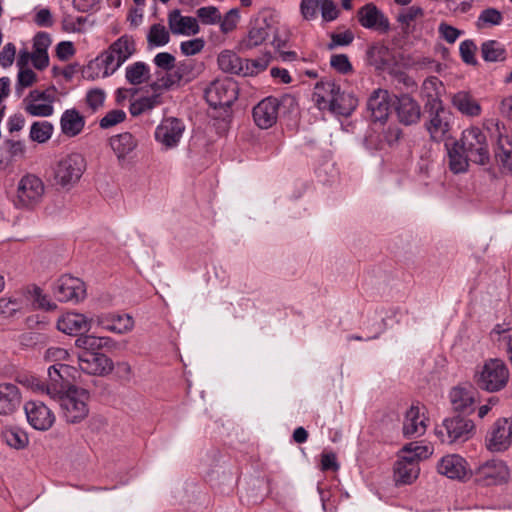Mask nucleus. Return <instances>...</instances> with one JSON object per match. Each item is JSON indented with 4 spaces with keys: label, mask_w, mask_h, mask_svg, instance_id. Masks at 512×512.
<instances>
[{
    "label": "nucleus",
    "mask_w": 512,
    "mask_h": 512,
    "mask_svg": "<svg viewBox=\"0 0 512 512\" xmlns=\"http://www.w3.org/2000/svg\"><path fill=\"white\" fill-rule=\"evenodd\" d=\"M424 128L433 142H442L449 137L453 124V114L445 107L438 94L427 95L424 103Z\"/></svg>",
    "instance_id": "f257e3e1"
},
{
    "label": "nucleus",
    "mask_w": 512,
    "mask_h": 512,
    "mask_svg": "<svg viewBox=\"0 0 512 512\" xmlns=\"http://www.w3.org/2000/svg\"><path fill=\"white\" fill-rule=\"evenodd\" d=\"M297 100L294 96L285 94L280 99L276 97H267L261 100L253 108V119L255 124L261 129H268L276 122L281 111L293 112L297 108Z\"/></svg>",
    "instance_id": "f03ea898"
},
{
    "label": "nucleus",
    "mask_w": 512,
    "mask_h": 512,
    "mask_svg": "<svg viewBox=\"0 0 512 512\" xmlns=\"http://www.w3.org/2000/svg\"><path fill=\"white\" fill-rule=\"evenodd\" d=\"M88 399L89 392L86 389L70 386L66 392L54 400L59 402L65 420L68 423L76 424L88 416Z\"/></svg>",
    "instance_id": "7ed1b4c3"
},
{
    "label": "nucleus",
    "mask_w": 512,
    "mask_h": 512,
    "mask_svg": "<svg viewBox=\"0 0 512 512\" xmlns=\"http://www.w3.org/2000/svg\"><path fill=\"white\" fill-rule=\"evenodd\" d=\"M510 372L503 360H487L475 376L477 386L488 392H498L506 387Z\"/></svg>",
    "instance_id": "20e7f679"
},
{
    "label": "nucleus",
    "mask_w": 512,
    "mask_h": 512,
    "mask_svg": "<svg viewBox=\"0 0 512 512\" xmlns=\"http://www.w3.org/2000/svg\"><path fill=\"white\" fill-rule=\"evenodd\" d=\"M86 169V161L79 153H71L60 159L54 167V184L65 189L73 187Z\"/></svg>",
    "instance_id": "39448f33"
},
{
    "label": "nucleus",
    "mask_w": 512,
    "mask_h": 512,
    "mask_svg": "<svg viewBox=\"0 0 512 512\" xmlns=\"http://www.w3.org/2000/svg\"><path fill=\"white\" fill-rule=\"evenodd\" d=\"M461 147L468 153L471 162L478 165L489 163L490 154L485 133L478 127H471L462 132L460 140Z\"/></svg>",
    "instance_id": "423d86ee"
},
{
    "label": "nucleus",
    "mask_w": 512,
    "mask_h": 512,
    "mask_svg": "<svg viewBox=\"0 0 512 512\" xmlns=\"http://www.w3.org/2000/svg\"><path fill=\"white\" fill-rule=\"evenodd\" d=\"M204 96L213 109L229 108L238 97V86L231 79H217L205 89Z\"/></svg>",
    "instance_id": "0eeeda50"
},
{
    "label": "nucleus",
    "mask_w": 512,
    "mask_h": 512,
    "mask_svg": "<svg viewBox=\"0 0 512 512\" xmlns=\"http://www.w3.org/2000/svg\"><path fill=\"white\" fill-rule=\"evenodd\" d=\"M275 32V21L271 16L260 15L253 22L247 35L239 42V50L246 52L263 44Z\"/></svg>",
    "instance_id": "6e6552de"
},
{
    "label": "nucleus",
    "mask_w": 512,
    "mask_h": 512,
    "mask_svg": "<svg viewBox=\"0 0 512 512\" xmlns=\"http://www.w3.org/2000/svg\"><path fill=\"white\" fill-rule=\"evenodd\" d=\"M474 429V423L461 415L447 418L443 422V428L436 429V435L442 442L454 443L467 441Z\"/></svg>",
    "instance_id": "1a4fd4ad"
},
{
    "label": "nucleus",
    "mask_w": 512,
    "mask_h": 512,
    "mask_svg": "<svg viewBox=\"0 0 512 512\" xmlns=\"http://www.w3.org/2000/svg\"><path fill=\"white\" fill-rule=\"evenodd\" d=\"M44 191L43 181L38 176L28 173L18 182L16 205L25 208L33 207L42 200Z\"/></svg>",
    "instance_id": "9d476101"
},
{
    "label": "nucleus",
    "mask_w": 512,
    "mask_h": 512,
    "mask_svg": "<svg viewBox=\"0 0 512 512\" xmlns=\"http://www.w3.org/2000/svg\"><path fill=\"white\" fill-rule=\"evenodd\" d=\"M397 120L404 126L417 125L423 116L420 103L408 93L394 96L392 102Z\"/></svg>",
    "instance_id": "9b49d317"
},
{
    "label": "nucleus",
    "mask_w": 512,
    "mask_h": 512,
    "mask_svg": "<svg viewBox=\"0 0 512 512\" xmlns=\"http://www.w3.org/2000/svg\"><path fill=\"white\" fill-rule=\"evenodd\" d=\"M56 98L55 87L46 90L34 89L24 99L25 111L35 117H49L54 112L53 103Z\"/></svg>",
    "instance_id": "f8f14e48"
},
{
    "label": "nucleus",
    "mask_w": 512,
    "mask_h": 512,
    "mask_svg": "<svg viewBox=\"0 0 512 512\" xmlns=\"http://www.w3.org/2000/svg\"><path fill=\"white\" fill-rule=\"evenodd\" d=\"M53 293L60 302L78 303L86 297L84 282L71 275L61 276L54 284Z\"/></svg>",
    "instance_id": "ddd939ff"
},
{
    "label": "nucleus",
    "mask_w": 512,
    "mask_h": 512,
    "mask_svg": "<svg viewBox=\"0 0 512 512\" xmlns=\"http://www.w3.org/2000/svg\"><path fill=\"white\" fill-rule=\"evenodd\" d=\"M24 411L28 423L35 430L47 431L55 422V415L52 409L42 401H27L24 404Z\"/></svg>",
    "instance_id": "4468645a"
},
{
    "label": "nucleus",
    "mask_w": 512,
    "mask_h": 512,
    "mask_svg": "<svg viewBox=\"0 0 512 512\" xmlns=\"http://www.w3.org/2000/svg\"><path fill=\"white\" fill-rule=\"evenodd\" d=\"M78 364L83 372L94 376H106L114 369L112 359L99 352L79 353Z\"/></svg>",
    "instance_id": "2eb2a0df"
},
{
    "label": "nucleus",
    "mask_w": 512,
    "mask_h": 512,
    "mask_svg": "<svg viewBox=\"0 0 512 512\" xmlns=\"http://www.w3.org/2000/svg\"><path fill=\"white\" fill-rule=\"evenodd\" d=\"M512 443V421L507 418L498 419L487 436V448L490 451H505Z\"/></svg>",
    "instance_id": "dca6fc26"
},
{
    "label": "nucleus",
    "mask_w": 512,
    "mask_h": 512,
    "mask_svg": "<svg viewBox=\"0 0 512 512\" xmlns=\"http://www.w3.org/2000/svg\"><path fill=\"white\" fill-rule=\"evenodd\" d=\"M357 19L360 25L366 29H372L386 33L390 29V23L384 13L374 3H367L357 11Z\"/></svg>",
    "instance_id": "f3484780"
},
{
    "label": "nucleus",
    "mask_w": 512,
    "mask_h": 512,
    "mask_svg": "<svg viewBox=\"0 0 512 512\" xmlns=\"http://www.w3.org/2000/svg\"><path fill=\"white\" fill-rule=\"evenodd\" d=\"M185 130L183 122L177 118L169 117L162 120L155 130V138L166 148L175 147Z\"/></svg>",
    "instance_id": "a211bd4d"
},
{
    "label": "nucleus",
    "mask_w": 512,
    "mask_h": 512,
    "mask_svg": "<svg viewBox=\"0 0 512 512\" xmlns=\"http://www.w3.org/2000/svg\"><path fill=\"white\" fill-rule=\"evenodd\" d=\"M438 473L450 480H462L465 477H471L473 472L468 468L467 462L459 455L444 456L437 465Z\"/></svg>",
    "instance_id": "6ab92c4d"
},
{
    "label": "nucleus",
    "mask_w": 512,
    "mask_h": 512,
    "mask_svg": "<svg viewBox=\"0 0 512 512\" xmlns=\"http://www.w3.org/2000/svg\"><path fill=\"white\" fill-rule=\"evenodd\" d=\"M97 324L105 330L124 334L134 327L133 317L129 314L106 313L96 317Z\"/></svg>",
    "instance_id": "aec40b11"
},
{
    "label": "nucleus",
    "mask_w": 512,
    "mask_h": 512,
    "mask_svg": "<svg viewBox=\"0 0 512 512\" xmlns=\"http://www.w3.org/2000/svg\"><path fill=\"white\" fill-rule=\"evenodd\" d=\"M168 26L174 35H196L200 32L197 19L192 16H182L179 9L168 13Z\"/></svg>",
    "instance_id": "412c9836"
},
{
    "label": "nucleus",
    "mask_w": 512,
    "mask_h": 512,
    "mask_svg": "<svg viewBox=\"0 0 512 512\" xmlns=\"http://www.w3.org/2000/svg\"><path fill=\"white\" fill-rule=\"evenodd\" d=\"M470 476H475L480 480H508L510 470L503 460L492 459L477 467Z\"/></svg>",
    "instance_id": "4be33fe9"
},
{
    "label": "nucleus",
    "mask_w": 512,
    "mask_h": 512,
    "mask_svg": "<svg viewBox=\"0 0 512 512\" xmlns=\"http://www.w3.org/2000/svg\"><path fill=\"white\" fill-rule=\"evenodd\" d=\"M390 106L389 93L383 89L374 90L367 101V108L375 122H385L388 119Z\"/></svg>",
    "instance_id": "5701e85b"
},
{
    "label": "nucleus",
    "mask_w": 512,
    "mask_h": 512,
    "mask_svg": "<svg viewBox=\"0 0 512 512\" xmlns=\"http://www.w3.org/2000/svg\"><path fill=\"white\" fill-rule=\"evenodd\" d=\"M21 404V392L13 383H0V415H12Z\"/></svg>",
    "instance_id": "b1692460"
},
{
    "label": "nucleus",
    "mask_w": 512,
    "mask_h": 512,
    "mask_svg": "<svg viewBox=\"0 0 512 512\" xmlns=\"http://www.w3.org/2000/svg\"><path fill=\"white\" fill-rule=\"evenodd\" d=\"M91 322L92 319L88 320L83 314L67 313L58 320L57 328L65 334L78 335L84 331H89Z\"/></svg>",
    "instance_id": "393cba45"
},
{
    "label": "nucleus",
    "mask_w": 512,
    "mask_h": 512,
    "mask_svg": "<svg viewBox=\"0 0 512 512\" xmlns=\"http://www.w3.org/2000/svg\"><path fill=\"white\" fill-rule=\"evenodd\" d=\"M68 366L64 364H55L48 368V380L45 381L46 394L51 399H56L65 391V377L63 372L67 373Z\"/></svg>",
    "instance_id": "a878e982"
},
{
    "label": "nucleus",
    "mask_w": 512,
    "mask_h": 512,
    "mask_svg": "<svg viewBox=\"0 0 512 512\" xmlns=\"http://www.w3.org/2000/svg\"><path fill=\"white\" fill-rule=\"evenodd\" d=\"M340 86L330 79L321 80L314 87L313 99L319 109H327Z\"/></svg>",
    "instance_id": "bb28decb"
},
{
    "label": "nucleus",
    "mask_w": 512,
    "mask_h": 512,
    "mask_svg": "<svg viewBox=\"0 0 512 512\" xmlns=\"http://www.w3.org/2000/svg\"><path fill=\"white\" fill-rule=\"evenodd\" d=\"M60 126L65 136L75 137L82 132L85 119L75 108L67 109L61 116Z\"/></svg>",
    "instance_id": "cd10ccee"
},
{
    "label": "nucleus",
    "mask_w": 512,
    "mask_h": 512,
    "mask_svg": "<svg viewBox=\"0 0 512 512\" xmlns=\"http://www.w3.org/2000/svg\"><path fill=\"white\" fill-rule=\"evenodd\" d=\"M425 419H420L419 408L411 406L405 414L403 422V434L406 438H416L426 431Z\"/></svg>",
    "instance_id": "c85d7f7f"
},
{
    "label": "nucleus",
    "mask_w": 512,
    "mask_h": 512,
    "mask_svg": "<svg viewBox=\"0 0 512 512\" xmlns=\"http://www.w3.org/2000/svg\"><path fill=\"white\" fill-rule=\"evenodd\" d=\"M393 470L395 480H416L420 474L419 462L406 455L395 462Z\"/></svg>",
    "instance_id": "c756f323"
},
{
    "label": "nucleus",
    "mask_w": 512,
    "mask_h": 512,
    "mask_svg": "<svg viewBox=\"0 0 512 512\" xmlns=\"http://www.w3.org/2000/svg\"><path fill=\"white\" fill-rule=\"evenodd\" d=\"M453 106L463 115L477 117L481 114L478 101L467 91H459L452 97Z\"/></svg>",
    "instance_id": "7c9ffc66"
},
{
    "label": "nucleus",
    "mask_w": 512,
    "mask_h": 512,
    "mask_svg": "<svg viewBox=\"0 0 512 512\" xmlns=\"http://www.w3.org/2000/svg\"><path fill=\"white\" fill-rule=\"evenodd\" d=\"M367 62L376 70L383 71L391 65L392 54L390 49L383 44H373L366 52Z\"/></svg>",
    "instance_id": "2f4dec72"
},
{
    "label": "nucleus",
    "mask_w": 512,
    "mask_h": 512,
    "mask_svg": "<svg viewBox=\"0 0 512 512\" xmlns=\"http://www.w3.org/2000/svg\"><path fill=\"white\" fill-rule=\"evenodd\" d=\"M445 146L448 151L450 170L455 174L466 172L469 161H471L468 153H466L458 141H455L452 146H449L447 143Z\"/></svg>",
    "instance_id": "473e14b6"
},
{
    "label": "nucleus",
    "mask_w": 512,
    "mask_h": 512,
    "mask_svg": "<svg viewBox=\"0 0 512 512\" xmlns=\"http://www.w3.org/2000/svg\"><path fill=\"white\" fill-rule=\"evenodd\" d=\"M109 143L119 161L124 160L137 147L136 139L129 132L112 136Z\"/></svg>",
    "instance_id": "72a5a7b5"
},
{
    "label": "nucleus",
    "mask_w": 512,
    "mask_h": 512,
    "mask_svg": "<svg viewBox=\"0 0 512 512\" xmlns=\"http://www.w3.org/2000/svg\"><path fill=\"white\" fill-rule=\"evenodd\" d=\"M357 104L358 100L353 95L346 94L339 88L337 95H335L327 109L335 114L347 117L356 109Z\"/></svg>",
    "instance_id": "f704fd0d"
},
{
    "label": "nucleus",
    "mask_w": 512,
    "mask_h": 512,
    "mask_svg": "<svg viewBox=\"0 0 512 512\" xmlns=\"http://www.w3.org/2000/svg\"><path fill=\"white\" fill-rule=\"evenodd\" d=\"M113 343L109 337H97L83 333L75 340V346L82 349V352H98L102 348L111 347Z\"/></svg>",
    "instance_id": "c9c22d12"
},
{
    "label": "nucleus",
    "mask_w": 512,
    "mask_h": 512,
    "mask_svg": "<svg viewBox=\"0 0 512 512\" xmlns=\"http://www.w3.org/2000/svg\"><path fill=\"white\" fill-rule=\"evenodd\" d=\"M450 400L456 411H466L475 400V391L472 387H454L450 392Z\"/></svg>",
    "instance_id": "e433bc0d"
},
{
    "label": "nucleus",
    "mask_w": 512,
    "mask_h": 512,
    "mask_svg": "<svg viewBox=\"0 0 512 512\" xmlns=\"http://www.w3.org/2000/svg\"><path fill=\"white\" fill-rule=\"evenodd\" d=\"M217 61L219 68L223 72L243 75V60L234 52L229 50L222 51Z\"/></svg>",
    "instance_id": "4c0bfd02"
},
{
    "label": "nucleus",
    "mask_w": 512,
    "mask_h": 512,
    "mask_svg": "<svg viewBox=\"0 0 512 512\" xmlns=\"http://www.w3.org/2000/svg\"><path fill=\"white\" fill-rule=\"evenodd\" d=\"M109 49L122 65L135 52V43L132 38L123 35L113 42Z\"/></svg>",
    "instance_id": "58836bf2"
},
{
    "label": "nucleus",
    "mask_w": 512,
    "mask_h": 512,
    "mask_svg": "<svg viewBox=\"0 0 512 512\" xmlns=\"http://www.w3.org/2000/svg\"><path fill=\"white\" fill-rule=\"evenodd\" d=\"M481 55L487 62H498L506 59V49L496 40H487L481 45Z\"/></svg>",
    "instance_id": "ea45409f"
},
{
    "label": "nucleus",
    "mask_w": 512,
    "mask_h": 512,
    "mask_svg": "<svg viewBox=\"0 0 512 512\" xmlns=\"http://www.w3.org/2000/svg\"><path fill=\"white\" fill-rule=\"evenodd\" d=\"M169 42L170 34L163 24L156 23L150 26L147 33V44L150 49L165 46Z\"/></svg>",
    "instance_id": "a19ab883"
},
{
    "label": "nucleus",
    "mask_w": 512,
    "mask_h": 512,
    "mask_svg": "<svg viewBox=\"0 0 512 512\" xmlns=\"http://www.w3.org/2000/svg\"><path fill=\"white\" fill-rule=\"evenodd\" d=\"M149 76V68L144 62H136L126 68V79L132 85L144 83Z\"/></svg>",
    "instance_id": "79ce46f5"
},
{
    "label": "nucleus",
    "mask_w": 512,
    "mask_h": 512,
    "mask_svg": "<svg viewBox=\"0 0 512 512\" xmlns=\"http://www.w3.org/2000/svg\"><path fill=\"white\" fill-rule=\"evenodd\" d=\"M496 157L508 172L512 173V143L508 137H499Z\"/></svg>",
    "instance_id": "37998d69"
},
{
    "label": "nucleus",
    "mask_w": 512,
    "mask_h": 512,
    "mask_svg": "<svg viewBox=\"0 0 512 512\" xmlns=\"http://www.w3.org/2000/svg\"><path fill=\"white\" fill-rule=\"evenodd\" d=\"M53 132V125L48 121L34 122L30 129V138L38 143L47 142Z\"/></svg>",
    "instance_id": "c03bdc74"
},
{
    "label": "nucleus",
    "mask_w": 512,
    "mask_h": 512,
    "mask_svg": "<svg viewBox=\"0 0 512 512\" xmlns=\"http://www.w3.org/2000/svg\"><path fill=\"white\" fill-rule=\"evenodd\" d=\"M95 64L104 68L103 77L110 76L121 66L120 61L109 48L96 58Z\"/></svg>",
    "instance_id": "a18cd8bd"
},
{
    "label": "nucleus",
    "mask_w": 512,
    "mask_h": 512,
    "mask_svg": "<svg viewBox=\"0 0 512 512\" xmlns=\"http://www.w3.org/2000/svg\"><path fill=\"white\" fill-rule=\"evenodd\" d=\"M273 36L271 44L279 52L280 57L283 61H294L297 59V53L294 51H283L282 48L287 46L288 36L282 37L278 33V27L275 25V32H272Z\"/></svg>",
    "instance_id": "49530a36"
},
{
    "label": "nucleus",
    "mask_w": 512,
    "mask_h": 512,
    "mask_svg": "<svg viewBox=\"0 0 512 512\" xmlns=\"http://www.w3.org/2000/svg\"><path fill=\"white\" fill-rule=\"evenodd\" d=\"M182 81L179 79L177 74L173 72H166V74L158 77L156 81L150 84V88L154 92H159L161 90H170L174 86H179Z\"/></svg>",
    "instance_id": "de8ad7c7"
},
{
    "label": "nucleus",
    "mask_w": 512,
    "mask_h": 512,
    "mask_svg": "<svg viewBox=\"0 0 512 512\" xmlns=\"http://www.w3.org/2000/svg\"><path fill=\"white\" fill-rule=\"evenodd\" d=\"M270 59H271V55L270 53H266L265 55H263L262 57H259L257 59H246L245 60V63H246V67L244 68L243 67V75L246 76V75H253V74H257L261 71H264L269 63H270Z\"/></svg>",
    "instance_id": "09e8293b"
},
{
    "label": "nucleus",
    "mask_w": 512,
    "mask_h": 512,
    "mask_svg": "<svg viewBox=\"0 0 512 512\" xmlns=\"http://www.w3.org/2000/svg\"><path fill=\"white\" fill-rule=\"evenodd\" d=\"M160 104V94L155 92L154 95L149 97H142L136 103L131 105L130 111L132 115H139L146 110L154 108Z\"/></svg>",
    "instance_id": "8fccbe9b"
},
{
    "label": "nucleus",
    "mask_w": 512,
    "mask_h": 512,
    "mask_svg": "<svg viewBox=\"0 0 512 512\" xmlns=\"http://www.w3.org/2000/svg\"><path fill=\"white\" fill-rule=\"evenodd\" d=\"M3 438L5 442L15 449L24 448L28 444L27 435L15 429L7 430L3 433Z\"/></svg>",
    "instance_id": "3c124183"
},
{
    "label": "nucleus",
    "mask_w": 512,
    "mask_h": 512,
    "mask_svg": "<svg viewBox=\"0 0 512 512\" xmlns=\"http://www.w3.org/2000/svg\"><path fill=\"white\" fill-rule=\"evenodd\" d=\"M476 50L477 47L473 40L467 39L463 41L459 47L462 61L468 65H477V60L475 58Z\"/></svg>",
    "instance_id": "603ef678"
},
{
    "label": "nucleus",
    "mask_w": 512,
    "mask_h": 512,
    "mask_svg": "<svg viewBox=\"0 0 512 512\" xmlns=\"http://www.w3.org/2000/svg\"><path fill=\"white\" fill-rule=\"evenodd\" d=\"M197 16L203 24L210 25L220 22L221 15L215 6L201 7L197 10Z\"/></svg>",
    "instance_id": "864d4df0"
},
{
    "label": "nucleus",
    "mask_w": 512,
    "mask_h": 512,
    "mask_svg": "<svg viewBox=\"0 0 512 512\" xmlns=\"http://www.w3.org/2000/svg\"><path fill=\"white\" fill-rule=\"evenodd\" d=\"M248 486L245 491L240 494V500L245 501L247 504H258L263 501L264 493L259 492V487L255 483H247Z\"/></svg>",
    "instance_id": "5fc2aeb1"
},
{
    "label": "nucleus",
    "mask_w": 512,
    "mask_h": 512,
    "mask_svg": "<svg viewBox=\"0 0 512 512\" xmlns=\"http://www.w3.org/2000/svg\"><path fill=\"white\" fill-rule=\"evenodd\" d=\"M106 94L104 90L100 88H94L87 92L86 103L92 112L97 111L103 106Z\"/></svg>",
    "instance_id": "6e6d98bb"
},
{
    "label": "nucleus",
    "mask_w": 512,
    "mask_h": 512,
    "mask_svg": "<svg viewBox=\"0 0 512 512\" xmlns=\"http://www.w3.org/2000/svg\"><path fill=\"white\" fill-rule=\"evenodd\" d=\"M125 118L126 113L123 110H111L100 120L99 125L102 129H108L123 122Z\"/></svg>",
    "instance_id": "4d7b16f0"
},
{
    "label": "nucleus",
    "mask_w": 512,
    "mask_h": 512,
    "mask_svg": "<svg viewBox=\"0 0 512 512\" xmlns=\"http://www.w3.org/2000/svg\"><path fill=\"white\" fill-rule=\"evenodd\" d=\"M330 65L341 74H348L353 71L352 64L346 54H335L331 56Z\"/></svg>",
    "instance_id": "13d9d810"
},
{
    "label": "nucleus",
    "mask_w": 512,
    "mask_h": 512,
    "mask_svg": "<svg viewBox=\"0 0 512 512\" xmlns=\"http://www.w3.org/2000/svg\"><path fill=\"white\" fill-rule=\"evenodd\" d=\"M331 41L327 47L329 50H333L338 46H348L354 40V33L351 30H346L342 33H332L330 35Z\"/></svg>",
    "instance_id": "bf43d9fd"
},
{
    "label": "nucleus",
    "mask_w": 512,
    "mask_h": 512,
    "mask_svg": "<svg viewBox=\"0 0 512 512\" xmlns=\"http://www.w3.org/2000/svg\"><path fill=\"white\" fill-rule=\"evenodd\" d=\"M205 46L203 38H195L180 43V50L185 56H193L200 53Z\"/></svg>",
    "instance_id": "052dcab7"
},
{
    "label": "nucleus",
    "mask_w": 512,
    "mask_h": 512,
    "mask_svg": "<svg viewBox=\"0 0 512 512\" xmlns=\"http://www.w3.org/2000/svg\"><path fill=\"white\" fill-rule=\"evenodd\" d=\"M239 18V10L237 8L230 9L220 20V29L223 33H229L233 31L237 26Z\"/></svg>",
    "instance_id": "680f3d73"
},
{
    "label": "nucleus",
    "mask_w": 512,
    "mask_h": 512,
    "mask_svg": "<svg viewBox=\"0 0 512 512\" xmlns=\"http://www.w3.org/2000/svg\"><path fill=\"white\" fill-rule=\"evenodd\" d=\"M503 20L501 12L495 8L484 9L478 17V21L487 25H500Z\"/></svg>",
    "instance_id": "e2e57ef3"
},
{
    "label": "nucleus",
    "mask_w": 512,
    "mask_h": 512,
    "mask_svg": "<svg viewBox=\"0 0 512 512\" xmlns=\"http://www.w3.org/2000/svg\"><path fill=\"white\" fill-rule=\"evenodd\" d=\"M194 65L190 60L175 62L174 72L181 81L189 82L193 78Z\"/></svg>",
    "instance_id": "0e129e2a"
},
{
    "label": "nucleus",
    "mask_w": 512,
    "mask_h": 512,
    "mask_svg": "<svg viewBox=\"0 0 512 512\" xmlns=\"http://www.w3.org/2000/svg\"><path fill=\"white\" fill-rule=\"evenodd\" d=\"M404 453H408V457L415 458L418 462L422 458H427L432 454L431 449L428 446H421L417 443H410L403 448Z\"/></svg>",
    "instance_id": "69168bd1"
},
{
    "label": "nucleus",
    "mask_w": 512,
    "mask_h": 512,
    "mask_svg": "<svg viewBox=\"0 0 512 512\" xmlns=\"http://www.w3.org/2000/svg\"><path fill=\"white\" fill-rule=\"evenodd\" d=\"M153 62L158 68L169 72L174 69L176 58L171 53L160 52L155 55Z\"/></svg>",
    "instance_id": "338daca9"
},
{
    "label": "nucleus",
    "mask_w": 512,
    "mask_h": 512,
    "mask_svg": "<svg viewBox=\"0 0 512 512\" xmlns=\"http://www.w3.org/2000/svg\"><path fill=\"white\" fill-rule=\"evenodd\" d=\"M339 9L332 0H321V14L322 18L326 22H331L338 18Z\"/></svg>",
    "instance_id": "774afa93"
}]
</instances>
